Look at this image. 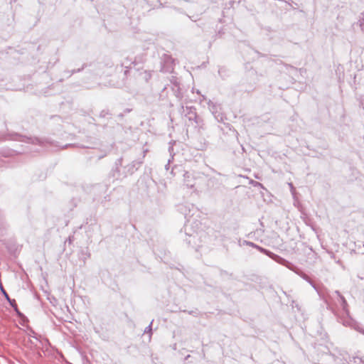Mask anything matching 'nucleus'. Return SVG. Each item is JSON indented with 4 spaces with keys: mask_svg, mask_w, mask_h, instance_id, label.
<instances>
[{
    "mask_svg": "<svg viewBox=\"0 0 364 364\" xmlns=\"http://www.w3.org/2000/svg\"><path fill=\"white\" fill-rule=\"evenodd\" d=\"M10 303V304L14 308L15 311L16 312H18V307H17V304L16 303V301L14 299H10L8 300Z\"/></svg>",
    "mask_w": 364,
    "mask_h": 364,
    "instance_id": "f257e3e1",
    "label": "nucleus"
}]
</instances>
